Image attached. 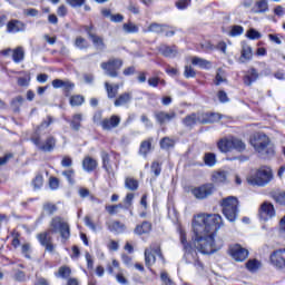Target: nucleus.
<instances>
[{
  "mask_svg": "<svg viewBox=\"0 0 285 285\" xmlns=\"http://www.w3.org/2000/svg\"><path fill=\"white\" fill-rule=\"evenodd\" d=\"M247 37L248 39H262V33H259V31L255 30V29H249L247 31Z\"/></svg>",
  "mask_w": 285,
  "mask_h": 285,
  "instance_id": "e2e57ef3",
  "label": "nucleus"
},
{
  "mask_svg": "<svg viewBox=\"0 0 285 285\" xmlns=\"http://www.w3.org/2000/svg\"><path fill=\"white\" fill-rule=\"evenodd\" d=\"M166 28H168L167 24H159L156 22H153L151 24H149L148 27V32H156V35H160V32H165Z\"/></svg>",
  "mask_w": 285,
  "mask_h": 285,
  "instance_id": "58836bf2",
  "label": "nucleus"
},
{
  "mask_svg": "<svg viewBox=\"0 0 285 285\" xmlns=\"http://www.w3.org/2000/svg\"><path fill=\"white\" fill-rule=\"evenodd\" d=\"M132 94L124 92L115 100L114 106H116V108H119V106H126V104H130Z\"/></svg>",
  "mask_w": 285,
  "mask_h": 285,
  "instance_id": "cd10ccee",
  "label": "nucleus"
},
{
  "mask_svg": "<svg viewBox=\"0 0 285 285\" xmlns=\"http://www.w3.org/2000/svg\"><path fill=\"white\" fill-rule=\"evenodd\" d=\"M249 144L253 146L254 150L263 157V159H271V157H275V146H273L271 138L266 134L256 132L252 135Z\"/></svg>",
  "mask_w": 285,
  "mask_h": 285,
  "instance_id": "f03ea898",
  "label": "nucleus"
},
{
  "mask_svg": "<svg viewBox=\"0 0 285 285\" xmlns=\"http://www.w3.org/2000/svg\"><path fill=\"white\" fill-rule=\"evenodd\" d=\"M81 121H83V115L75 114L71 120H69L71 130L79 132V130H81Z\"/></svg>",
  "mask_w": 285,
  "mask_h": 285,
  "instance_id": "393cba45",
  "label": "nucleus"
},
{
  "mask_svg": "<svg viewBox=\"0 0 285 285\" xmlns=\"http://www.w3.org/2000/svg\"><path fill=\"white\" fill-rule=\"evenodd\" d=\"M160 148H163V150H169V148H175V140L169 137H164L160 140Z\"/></svg>",
  "mask_w": 285,
  "mask_h": 285,
  "instance_id": "c03bdc74",
  "label": "nucleus"
},
{
  "mask_svg": "<svg viewBox=\"0 0 285 285\" xmlns=\"http://www.w3.org/2000/svg\"><path fill=\"white\" fill-rule=\"evenodd\" d=\"M272 180L273 170L271 169V167H261L247 177V183L249 184V186L263 187L267 184H271Z\"/></svg>",
  "mask_w": 285,
  "mask_h": 285,
  "instance_id": "7ed1b4c3",
  "label": "nucleus"
},
{
  "mask_svg": "<svg viewBox=\"0 0 285 285\" xmlns=\"http://www.w3.org/2000/svg\"><path fill=\"white\" fill-rule=\"evenodd\" d=\"M122 30L127 32V35H132L139 32V27L132 22H127L122 24Z\"/></svg>",
  "mask_w": 285,
  "mask_h": 285,
  "instance_id": "a18cd8bd",
  "label": "nucleus"
},
{
  "mask_svg": "<svg viewBox=\"0 0 285 285\" xmlns=\"http://www.w3.org/2000/svg\"><path fill=\"white\" fill-rule=\"evenodd\" d=\"M200 115H202V124H215V121H219V119H222V116H219V114L206 112Z\"/></svg>",
  "mask_w": 285,
  "mask_h": 285,
  "instance_id": "c85d7f7f",
  "label": "nucleus"
},
{
  "mask_svg": "<svg viewBox=\"0 0 285 285\" xmlns=\"http://www.w3.org/2000/svg\"><path fill=\"white\" fill-rule=\"evenodd\" d=\"M116 281L118 282V284L128 285V278H126V276H124V273H121V272H119L116 275Z\"/></svg>",
  "mask_w": 285,
  "mask_h": 285,
  "instance_id": "338daca9",
  "label": "nucleus"
},
{
  "mask_svg": "<svg viewBox=\"0 0 285 285\" xmlns=\"http://www.w3.org/2000/svg\"><path fill=\"white\" fill-rule=\"evenodd\" d=\"M43 210L46 213H48V215H55V213H57L58 208H57V205H55V204L46 203L43 205Z\"/></svg>",
  "mask_w": 285,
  "mask_h": 285,
  "instance_id": "864d4df0",
  "label": "nucleus"
},
{
  "mask_svg": "<svg viewBox=\"0 0 285 285\" xmlns=\"http://www.w3.org/2000/svg\"><path fill=\"white\" fill-rule=\"evenodd\" d=\"M86 99L81 95H75L70 98V106H82Z\"/></svg>",
  "mask_w": 285,
  "mask_h": 285,
  "instance_id": "49530a36",
  "label": "nucleus"
},
{
  "mask_svg": "<svg viewBox=\"0 0 285 285\" xmlns=\"http://www.w3.org/2000/svg\"><path fill=\"white\" fill-rule=\"evenodd\" d=\"M75 88V82H71L70 80H65L63 85H62V90L65 92V95H70V92L72 91V89Z\"/></svg>",
  "mask_w": 285,
  "mask_h": 285,
  "instance_id": "5fc2aeb1",
  "label": "nucleus"
},
{
  "mask_svg": "<svg viewBox=\"0 0 285 285\" xmlns=\"http://www.w3.org/2000/svg\"><path fill=\"white\" fill-rule=\"evenodd\" d=\"M190 6V0H178L176 2V7L178 10H186L187 7Z\"/></svg>",
  "mask_w": 285,
  "mask_h": 285,
  "instance_id": "0e129e2a",
  "label": "nucleus"
},
{
  "mask_svg": "<svg viewBox=\"0 0 285 285\" xmlns=\"http://www.w3.org/2000/svg\"><path fill=\"white\" fill-rule=\"evenodd\" d=\"M150 148H153V142L150 140H144L140 144L139 154L142 155V157H147L150 153Z\"/></svg>",
  "mask_w": 285,
  "mask_h": 285,
  "instance_id": "ea45409f",
  "label": "nucleus"
},
{
  "mask_svg": "<svg viewBox=\"0 0 285 285\" xmlns=\"http://www.w3.org/2000/svg\"><path fill=\"white\" fill-rule=\"evenodd\" d=\"M75 169L70 168V169H66L62 171V177H65L68 181V184H70V186H75L76 180H75Z\"/></svg>",
  "mask_w": 285,
  "mask_h": 285,
  "instance_id": "a19ab883",
  "label": "nucleus"
},
{
  "mask_svg": "<svg viewBox=\"0 0 285 285\" xmlns=\"http://www.w3.org/2000/svg\"><path fill=\"white\" fill-rule=\"evenodd\" d=\"M157 262V257L151 253V249H145V265L149 271H153L150 267Z\"/></svg>",
  "mask_w": 285,
  "mask_h": 285,
  "instance_id": "473e14b6",
  "label": "nucleus"
},
{
  "mask_svg": "<svg viewBox=\"0 0 285 285\" xmlns=\"http://www.w3.org/2000/svg\"><path fill=\"white\" fill-rule=\"evenodd\" d=\"M259 217L263 222H268V219L275 217V207L273 204L264 203L259 209Z\"/></svg>",
  "mask_w": 285,
  "mask_h": 285,
  "instance_id": "2eb2a0df",
  "label": "nucleus"
},
{
  "mask_svg": "<svg viewBox=\"0 0 285 285\" xmlns=\"http://www.w3.org/2000/svg\"><path fill=\"white\" fill-rule=\"evenodd\" d=\"M106 226L110 233H116L117 235L126 233V224L119 220L107 222Z\"/></svg>",
  "mask_w": 285,
  "mask_h": 285,
  "instance_id": "a211bd4d",
  "label": "nucleus"
},
{
  "mask_svg": "<svg viewBox=\"0 0 285 285\" xmlns=\"http://www.w3.org/2000/svg\"><path fill=\"white\" fill-rule=\"evenodd\" d=\"M101 159H102V168L106 170V173L112 177H115V171L112 170V161L110 160V155L108 151L102 150L100 153Z\"/></svg>",
  "mask_w": 285,
  "mask_h": 285,
  "instance_id": "6ab92c4d",
  "label": "nucleus"
},
{
  "mask_svg": "<svg viewBox=\"0 0 285 285\" xmlns=\"http://www.w3.org/2000/svg\"><path fill=\"white\" fill-rule=\"evenodd\" d=\"M7 32L9 35H17V32H26V22L12 19L7 23Z\"/></svg>",
  "mask_w": 285,
  "mask_h": 285,
  "instance_id": "ddd939ff",
  "label": "nucleus"
},
{
  "mask_svg": "<svg viewBox=\"0 0 285 285\" xmlns=\"http://www.w3.org/2000/svg\"><path fill=\"white\" fill-rule=\"evenodd\" d=\"M151 173H154L155 177H159L161 175V164H159V161H154L151 164Z\"/></svg>",
  "mask_w": 285,
  "mask_h": 285,
  "instance_id": "4d7b16f0",
  "label": "nucleus"
},
{
  "mask_svg": "<svg viewBox=\"0 0 285 285\" xmlns=\"http://www.w3.org/2000/svg\"><path fill=\"white\" fill-rule=\"evenodd\" d=\"M159 52L163 53L164 57H169V58L177 57V47L161 45L159 47Z\"/></svg>",
  "mask_w": 285,
  "mask_h": 285,
  "instance_id": "bb28decb",
  "label": "nucleus"
},
{
  "mask_svg": "<svg viewBox=\"0 0 285 285\" xmlns=\"http://www.w3.org/2000/svg\"><path fill=\"white\" fill-rule=\"evenodd\" d=\"M177 117V112L175 111H156L155 112V119L160 126H164V124H168V121H173Z\"/></svg>",
  "mask_w": 285,
  "mask_h": 285,
  "instance_id": "dca6fc26",
  "label": "nucleus"
},
{
  "mask_svg": "<svg viewBox=\"0 0 285 285\" xmlns=\"http://www.w3.org/2000/svg\"><path fill=\"white\" fill-rule=\"evenodd\" d=\"M52 233L50 229H46L45 232L38 233L36 238L38 239L40 246L47 250V253H55V243L52 238Z\"/></svg>",
  "mask_w": 285,
  "mask_h": 285,
  "instance_id": "6e6552de",
  "label": "nucleus"
},
{
  "mask_svg": "<svg viewBox=\"0 0 285 285\" xmlns=\"http://www.w3.org/2000/svg\"><path fill=\"white\" fill-rule=\"evenodd\" d=\"M22 105H23V97L22 96H17L11 101V106H13V108L16 110H19V108H21Z\"/></svg>",
  "mask_w": 285,
  "mask_h": 285,
  "instance_id": "bf43d9fd",
  "label": "nucleus"
},
{
  "mask_svg": "<svg viewBox=\"0 0 285 285\" xmlns=\"http://www.w3.org/2000/svg\"><path fill=\"white\" fill-rule=\"evenodd\" d=\"M146 250H151V253H155V255L159 256L163 262L165 261L164 254L161 253V247L157 244L150 245L149 248H146Z\"/></svg>",
  "mask_w": 285,
  "mask_h": 285,
  "instance_id": "3c124183",
  "label": "nucleus"
},
{
  "mask_svg": "<svg viewBox=\"0 0 285 285\" xmlns=\"http://www.w3.org/2000/svg\"><path fill=\"white\" fill-rule=\"evenodd\" d=\"M31 141L41 153H52L57 146V139L49 136L46 141H41V135L36 131L31 135Z\"/></svg>",
  "mask_w": 285,
  "mask_h": 285,
  "instance_id": "0eeeda50",
  "label": "nucleus"
},
{
  "mask_svg": "<svg viewBox=\"0 0 285 285\" xmlns=\"http://www.w3.org/2000/svg\"><path fill=\"white\" fill-rule=\"evenodd\" d=\"M30 253H32V247L30 246V243H24L21 246V254L26 259H31Z\"/></svg>",
  "mask_w": 285,
  "mask_h": 285,
  "instance_id": "de8ad7c7",
  "label": "nucleus"
},
{
  "mask_svg": "<svg viewBox=\"0 0 285 285\" xmlns=\"http://www.w3.org/2000/svg\"><path fill=\"white\" fill-rule=\"evenodd\" d=\"M250 59H253V48L247 43H243L239 61L240 63H244L245 61H250Z\"/></svg>",
  "mask_w": 285,
  "mask_h": 285,
  "instance_id": "5701e85b",
  "label": "nucleus"
},
{
  "mask_svg": "<svg viewBox=\"0 0 285 285\" xmlns=\"http://www.w3.org/2000/svg\"><path fill=\"white\" fill-rule=\"evenodd\" d=\"M184 250V259L186 264H194L195 268H197L198 271H204V264L199 262L197 249L193 248V245H185Z\"/></svg>",
  "mask_w": 285,
  "mask_h": 285,
  "instance_id": "1a4fd4ad",
  "label": "nucleus"
},
{
  "mask_svg": "<svg viewBox=\"0 0 285 285\" xmlns=\"http://www.w3.org/2000/svg\"><path fill=\"white\" fill-rule=\"evenodd\" d=\"M254 12L256 14L268 12V0H258L255 3Z\"/></svg>",
  "mask_w": 285,
  "mask_h": 285,
  "instance_id": "c756f323",
  "label": "nucleus"
},
{
  "mask_svg": "<svg viewBox=\"0 0 285 285\" xmlns=\"http://www.w3.org/2000/svg\"><path fill=\"white\" fill-rule=\"evenodd\" d=\"M232 150L244 153L246 150V144L239 138L232 137Z\"/></svg>",
  "mask_w": 285,
  "mask_h": 285,
  "instance_id": "2f4dec72",
  "label": "nucleus"
},
{
  "mask_svg": "<svg viewBox=\"0 0 285 285\" xmlns=\"http://www.w3.org/2000/svg\"><path fill=\"white\" fill-rule=\"evenodd\" d=\"M75 46L79 49V50H87V48H90V43H88V40H86V38L79 36L76 38L75 40Z\"/></svg>",
  "mask_w": 285,
  "mask_h": 285,
  "instance_id": "37998d69",
  "label": "nucleus"
},
{
  "mask_svg": "<svg viewBox=\"0 0 285 285\" xmlns=\"http://www.w3.org/2000/svg\"><path fill=\"white\" fill-rule=\"evenodd\" d=\"M97 166H99V163H97V159L86 156L82 160V168L86 170V173H92L94 170H97Z\"/></svg>",
  "mask_w": 285,
  "mask_h": 285,
  "instance_id": "aec40b11",
  "label": "nucleus"
},
{
  "mask_svg": "<svg viewBox=\"0 0 285 285\" xmlns=\"http://www.w3.org/2000/svg\"><path fill=\"white\" fill-rule=\"evenodd\" d=\"M121 124V117L112 115L110 118H105L100 121L102 130H112Z\"/></svg>",
  "mask_w": 285,
  "mask_h": 285,
  "instance_id": "f8f14e48",
  "label": "nucleus"
},
{
  "mask_svg": "<svg viewBox=\"0 0 285 285\" xmlns=\"http://www.w3.org/2000/svg\"><path fill=\"white\" fill-rule=\"evenodd\" d=\"M18 86L22 88L30 86V73H27L24 77L18 78Z\"/></svg>",
  "mask_w": 285,
  "mask_h": 285,
  "instance_id": "13d9d810",
  "label": "nucleus"
},
{
  "mask_svg": "<svg viewBox=\"0 0 285 285\" xmlns=\"http://www.w3.org/2000/svg\"><path fill=\"white\" fill-rule=\"evenodd\" d=\"M89 39L97 50H104L106 48V42H104V39L100 36L94 35Z\"/></svg>",
  "mask_w": 285,
  "mask_h": 285,
  "instance_id": "4c0bfd02",
  "label": "nucleus"
},
{
  "mask_svg": "<svg viewBox=\"0 0 285 285\" xmlns=\"http://www.w3.org/2000/svg\"><path fill=\"white\" fill-rule=\"evenodd\" d=\"M259 78V73H257V69L252 68L243 78L245 86H253L255 80Z\"/></svg>",
  "mask_w": 285,
  "mask_h": 285,
  "instance_id": "a878e982",
  "label": "nucleus"
},
{
  "mask_svg": "<svg viewBox=\"0 0 285 285\" xmlns=\"http://www.w3.org/2000/svg\"><path fill=\"white\" fill-rule=\"evenodd\" d=\"M230 255L235 262H244L248 257V249L240 245H235L230 248Z\"/></svg>",
  "mask_w": 285,
  "mask_h": 285,
  "instance_id": "4468645a",
  "label": "nucleus"
},
{
  "mask_svg": "<svg viewBox=\"0 0 285 285\" xmlns=\"http://www.w3.org/2000/svg\"><path fill=\"white\" fill-rule=\"evenodd\" d=\"M240 35H244V27L242 26H233L232 30L229 32L230 37H239Z\"/></svg>",
  "mask_w": 285,
  "mask_h": 285,
  "instance_id": "603ef678",
  "label": "nucleus"
},
{
  "mask_svg": "<svg viewBox=\"0 0 285 285\" xmlns=\"http://www.w3.org/2000/svg\"><path fill=\"white\" fill-rule=\"evenodd\" d=\"M32 186H33L35 190H39V188H41V186H43V176L41 174H38L33 178Z\"/></svg>",
  "mask_w": 285,
  "mask_h": 285,
  "instance_id": "09e8293b",
  "label": "nucleus"
},
{
  "mask_svg": "<svg viewBox=\"0 0 285 285\" xmlns=\"http://www.w3.org/2000/svg\"><path fill=\"white\" fill-rule=\"evenodd\" d=\"M52 121H53L52 116H47V119L42 120L40 126L37 127L36 132H40L41 128H49Z\"/></svg>",
  "mask_w": 285,
  "mask_h": 285,
  "instance_id": "6e6d98bb",
  "label": "nucleus"
},
{
  "mask_svg": "<svg viewBox=\"0 0 285 285\" xmlns=\"http://www.w3.org/2000/svg\"><path fill=\"white\" fill-rule=\"evenodd\" d=\"M226 179H228V171L226 170H217L212 174L214 184H226Z\"/></svg>",
  "mask_w": 285,
  "mask_h": 285,
  "instance_id": "b1692460",
  "label": "nucleus"
},
{
  "mask_svg": "<svg viewBox=\"0 0 285 285\" xmlns=\"http://www.w3.org/2000/svg\"><path fill=\"white\" fill-rule=\"evenodd\" d=\"M213 193H215V185L213 183H207L191 189V195L195 199H208Z\"/></svg>",
  "mask_w": 285,
  "mask_h": 285,
  "instance_id": "9d476101",
  "label": "nucleus"
},
{
  "mask_svg": "<svg viewBox=\"0 0 285 285\" xmlns=\"http://www.w3.org/2000/svg\"><path fill=\"white\" fill-rule=\"evenodd\" d=\"M191 63L193 66H198L199 68H203L205 70H208L212 66L210 61L199 57H194L191 59Z\"/></svg>",
  "mask_w": 285,
  "mask_h": 285,
  "instance_id": "7c9ffc66",
  "label": "nucleus"
},
{
  "mask_svg": "<svg viewBox=\"0 0 285 285\" xmlns=\"http://www.w3.org/2000/svg\"><path fill=\"white\" fill-rule=\"evenodd\" d=\"M59 178L51 176L49 178V187L51 190H58L59 189Z\"/></svg>",
  "mask_w": 285,
  "mask_h": 285,
  "instance_id": "680f3d73",
  "label": "nucleus"
},
{
  "mask_svg": "<svg viewBox=\"0 0 285 285\" xmlns=\"http://www.w3.org/2000/svg\"><path fill=\"white\" fill-rule=\"evenodd\" d=\"M125 187L128 190H137V188H139V181L132 177H127L125 179Z\"/></svg>",
  "mask_w": 285,
  "mask_h": 285,
  "instance_id": "79ce46f5",
  "label": "nucleus"
},
{
  "mask_svg": "<svg viewBox=\"0 0 285 285\" xmlns=\"http://www.w3.org/2000/svg\"><path fill=\"white\" fill-rule=\"evenodd\" d=\"M217 148L220 153H230L233 150V137L219 139Z\"/></svg>",
  "mask_w": 285,
  "mask_h": 285,
  "instance_id": "4be33fe9",
  "label": "nucleus"
},
{
  "mask_svg": "<svg viewBox=\"0 0 285 285\" xmlns=\"http://www.w3.org/2000/svg\"><path fill=\"white\" fill-rule=\"evenodd\" d=\"M153 230V224L148 220H144L137 225L134 229L135 235H148Z\"/></svg>",
  "mask_w": 285,
  "mask_h": 285,
  "instance_id": "412c9836",
  "label": "nucleus"
},
{
  "mask_svg": "<svg viewBox=\"0 0 285 285\" xmlns=\"http://www.w3.org/2000/svg\"><path fill=\"white\" fill-rule=\"evenodd\" d=\"M220 206L223 214L228 222H235L237 219V213H239V200L235 196L226 197L222 200Z\"/></svg>",
  "mask_w": 285,
  "mask_h": 285,
  "instance_id": "20e7f679",
  "label": "nucleus"
},
{
  "mask_svg": "<svg viewBox=\"0 0 285 285\" xmlns=\"http://www.w3.org/2000/svg\"><path fill=\"white\" fill-rule=\"evenodd\" d=\"M222 228L219 214H198L193 220L194 248L203 255H213L224 247L222 238L215 239V233Z\"/></svg>",
  "mask_w": 285,
  "mask_h": 285,
  "instance_id": "f257e3e1",
  "label": "nucleus"
},
{
  "mask_svg": "<svg viewBox=\"0 0 285 285\" xmlns=\"http://www.w3.org/2000/svg\"><path fill=\"white\" fill-rule=\"evenodd\" d=\"M269 262L277 271H285V248L274 250L269 255Z\"/></svg>",
  "mask_w": 285,
  "mask_h": 285,
  "instance_id": "9b49d317",
  "label": "nucleus"
},
{
  "mask_svg": "<svg viewBox=\"0 0 285 285\" xmlns=\"http://www.w3.org/2000/svg\"><path fill=\"white\" fill-rule=\"evenodd\" d=\"M197 73L195 72V69H193V67L190 66H186L185 67V77L186 79H190L193 77H195Z\"/></svg>",
  "mask_w": 285,
  "mask_h": 285,
  "instance_id": "69168bd1",
  "label": "nucleus"
},
{
  "mask_svg": "<svg viewBox=\"0 0 285 285\" xmlns=\"http://www.w3.org/2000/svg\"><path fill=\"white\" fill-rule=\"evenodd\" d=\"M160 279L164 285H175V282H173V279L170 278V276H168V273L166 272H161Z\"/></svg>",
  "mask_w": 285,
  "mask_h": 285,
  "instance_id": "052dcab7",
  "label": "nucleus"
},
{
  "mask_svg": "<svg viewBox=\"0 0 285 285\" xmlns=\"http://www.w3.org/2000/svg\"><path fill=\"white\" fill-rule=\"evenodd\" d=\"M72 275V269L69 266H60L56 277H60L61 279H68Z\"/></svg>",
  "mask_w": 285,
  "mask_h": 285,
  "instance_id": "c9c22d12",
  "label": "nucleus"
},
{
  "mask_svg": "<svg viewBox=\"0 0 285 285\" xmlns=\"http://www.w3.org/2000/svg\"><path fill=\"white\" fill-rule=\"evenodd\" d=\"M100 68L107 77L117 79V77H119V71L124 68V59L109 58L107 61L100 63Z\"/></svg>",
  "mask_w": 285,
  "mask_h": 285,
  "instance_id": "39448f33",
  "label": "nucleus"
},
{
  "mask_svg": "<svg viewBox=\"0 0 285 285\" xmlns=\"http://www.w3.org/2000/svg\"><path fill=\"white\" fill-rule=\"evenodd\" d=\"M105 88L107 90L108 99H115V97H117V89H115L112 87V85H109L108 82H105Z\"/></svg>",
  "mask_w": 285,
  "mask_h": 285,
  "instance_id": "8fccbe9b",
  "label": "nucleus"
},
{
  "mask_svg": "<svg viewBox=\"0 0 285 285\" xmlns=\"http://www.w3.org/2000/svg\"><path fill=\"white\" fill-rule=\"evenodd\" d=\"M204 163L209 168H213L217 164V155L215 153H206L204 155Z\"/></svg>",
  "mask_w": 285,
  "mask_h": 285,
  "instance_id": "f704fd0d",
  "label": "nucleus"
},
{
  "mask_svg": "<svg viewBox=\"0 0 285 285\" xmlns=\"http://www.w3.org/2000/svg\"><path fill=\"white\" fill-rule=\"evenodd\" d=\"M202 114H190L187 115L184 119H183V124L184 126H186V128H193L194 126H197V124H202Z\"/></svg>",
  "mask_w": 285,
  "mask_h": 285,
  "instance_id": "f3484780",
  "label": "nucleus"
},
{
  "mask_svg": "<svg viewBox=\"0 0 285 285\" xmlns=\"http://www.w3.org/2000/svg\"><path fill=\"white\" fill-rule=\"evenodd\" d=\"M49 226V230H51L53 235L59 233L61 239H70V225L68 224V222H66V219H63V217H53Z\"/></svg>",
  "mask_w": 285,
  "mask_h": 285,
  "instance_id": "423d86ee",
  "label": "nucleus"
},
{
  "mask_svg": "<svg viewBox=\"0 0 285 285\" xmlns=\"http://www.w3.org/2000/svg\"><path fill=\"white\" fill-rule=\"evenodd\" d=\"M261 267H262V263L257 259H249L246 263V268L247 271H249V273H257V271H259Z\"/></svg>",
  "mask_w": 285,
  "mask_h": 285,
  "instance_id": "e433bc0d",
  "label": "nucleus"
},
{
  "mask_svg": "<svg viewBox=\"0 0 285 285\" xmlns=\"http://www.w3.org/2000/svg\"><path fill=\"white\" fill-rule=\"evenodd\" d=\"M275 202L281 204V206H285V191H281L275 196Z\"/></svg>",
  "mask_w": 285,
  "mask_h": 285,
  "instance_id": "774afa93",
  "label": "nucleus"
},
{
  "mask_svg": "<svg viewBox=\"0 0 285 285\" xmlns=\"http://www.w3.org/2000/svg\"><path fill=\"white\" fill-rule=\"evenodd\" d=\"M24 57H26V52L23 51V47H17L13 50L12 60L14 61V63H21Z\"/></svg>",
  "mask_w": 285,
  "mask_h": 285,
  "instance_id": "72a5a7b5",
  "label": "nucleus"
}]
</instances>
